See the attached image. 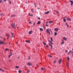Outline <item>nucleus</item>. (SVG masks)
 Segmentation results:
<instances>
[{
    "label": "nucleus",
    "instance_id": "nucleus-17",
    "mask_svg": "<svg viewBox=\"0 0 73 73\" xmlns=\"http://www.w3.org/2000/svg\"><path fill=\"white\" fill-rule=\"evenodd\" d=\"M41 23V21H38V22L37 23V24H40Z\"/></svg>",
    "mask_w": 73,
    "mask_h": 73
},
{
    "label": "nucleus",
    "instance_id": "nucleus-53",
    "mask_svg": "<svg viewBox=\"0 0 73 73\" xmlns=\"http://www.w3.org/2000/svg\"><path fill=\"white\" fill-rule=\"evenodd\" d=\"M7 0H4V1H7Z\"/></svg>",
    "mask_w": 73,
    "mask_h": 73
},
{
    "label": "nucleus",
    "instance_id": "nucleus-35",
    "mask_svg": "<svg viewBox=\"0 0 73 73\" xmlns=\"http://www.w3.org/2000/svg\"><path fill=\"white\" fill-rule=\"evenodd\" d=\"M31 11H32V12L33 13V9H31Z\"/></svg>",
    "mask_w": 73,
    "mask_h": 73
},
{
    "label": "nucleus",
    "instance_id": "nucleus-30",
    "mask_svg": "<svg viewBox=\"0 0 73 73\" xmlns=\"http://www.w3.org/2000/svg\"><path fill=\"white\" fill-rule=\"evenodd\" d=\"M16 68H18V69H19V66H16Z\"/></svg>",
    "mask_w": 73,
    "mask_h": 73
},
{
    "label": "nucleus",
    "instance_id": "nucleus-4",
    "mask_svg": "<svg viewBox=\"0 0 73 73\" xmlns=\"http://www.w3.org/2000/svg\"><path fill=\"white\" fill-rule=\"evenodd\" d=\"M6 36L7 37V40L10 37V35L9 34H6Z\"/></svg>",
    "mask_w": 73,
    "mask_h": 73
},
{
    "label": "nucleus",
    "instance_id": "nucleus-36",
    "mask_svg": "<svg viewBox=\"0 0 73 73\" xmlns=\"http://www.w3.org/2000/svg\"><path fill=\"white\" fill-rule=\"evenodd\" d=\"M29 24H32V22H29Z\"/></svg>",
    "mask_w": 73,
    "mask_h": 73
},
{
    "label": "nucleus",
    "instance_id": "nucleus-33",
    "mask_svg": "<svg viewBox=\"0 0 73 73\" xmlns=\"http://www.w3.org/2000/svg\"><path fill=\"white\" fill-rule=\"evenodd\" d=\"M50 39H51V41H52V42L53 41V40L52 39V37H51Z\"/></svg>",
    "mask_w": 73,
    "mask_h": 73
},
{
    "label": "nucleus",
    "instance_id": "nucleus-58",
    "mask_svg": "<svg viewBox=\"0 0 73 73\" xmlns=\"http://www.w3.org/2000/svg\"><path fill=\"white\" fill-rule=\"evenodd\" d=\"M54 11H55V12H57V11H56V10H54Z\"/></svg>",
    "mask_w": 73,
    "mask_h": 73
},
{
    "label": "nucleus",
    "instance_id": "nucleus-54",
    "mask_svg": "<svg viewBox=\"0 0 73 73\" xmlns=\"http://www.w3.org/2000/svg\"><path fill=\"white\" fill-rule=\"evenodd\" d=\"M38 19H39V20H40V18L39 17V18H38Z\"/></svg>",
    "mask_w": 73,
    "mask_h": 73
},
{
    "label": "nucleus",
    "instance_id": "nucleus-11",
    "mask_svg": "<svg viewBox=\"0 0 73 73\" xmlns=\"http://www.w3.org/2000/svg\"><path fill=\"white\" fill-rule=\"evenodd\" d=\"M67 20H68L69 21H71V19L69 18H67Z\"/></svg>",
    "mask_w": 73,
    "mask_h": 73
},
{
    "label": "nucleus",
    "instance_id": "nucleus-9",
    "mask_svg": "<svg viewBox=\"0 0 73 73\" xmlns=\"http://www.w3.org/2000/svg\"><path fill=\"white\" fill-rule=\"evenodd\" d=\"M55 31H58V29L57 28H55L54 29Z\"/></svg>",
    "mask_w": 73,
    "mask_h": 73
},
{
    "label": "nucleus",
    "instance_id": "nucleus-55",
    "mask_svg": "<svg viewBox=\"0 0 73 73\" xmlns=\"http://www.w3.org/2000/svg\"><path fill=\"white\" fill-rule=\"evenodd\" d=\"M66 25H68V23H66Z\"/></svg>",
    "mask_w": 73,
    "mask_h": 73
},
{
    "label": "nucleus",
    "instance_id": "nucleus-12",
    "mask_svg": "<svg viewBox=\"0 0 73 73\" xmlns=\"http://www.w3.org/2000/svg\"><path fill=\"white\" fill-rule=\"evenodd\" d=\"M27 64L28 65H29V66H31V65H32V64L31 63H28Z\"/></svg>",
    "mask_w": 73,
    "mask_h": 73
},
{
    "label": "nucleus",
    "instance_id": "nucleus-26",
    "mask_svg": "<svg viewBox=\"0 0 73 73\" xmlns=\"http://www.w3.org/2000/svg\"><path fill=\"white\" fill-rule=\"evenodd\" d=\"M53 21H49V23H53Z\"/></svg>",
    "mask_w": 73,
    "mask_h": 73
},
{
    "label": "nucleus",
    "instance_id": "nucleus-57",
    "mask_svg": "<svg viewBox=\"0 0 73 73\" xmlns=\"http://www.w3.org/2000/svg\"><path fill=\"white\" fill-rule=\"evenodd\" d=\"M2 38V36H0V38Z\"/></svg>",
    "mask_w": 73,
    "mask_h": 73
},
{
    "label": "nucleus",
    "instance_id": "nucleus-14",
    "mask_svg": "<svg viewBox=\"0 0 73 73\" xmlns=\"http://www.w3.org/2000/svg\"><path fill=\"white\" fill-rule=\"evenodd\" d=\"M48 22L46 23V27H48V25H49L48 24Z\"/></svg>",
    "mask_w": 73,
    "mask_h": 73
},
{
    "label": "nucleus",
    "instance_id": "nucleus-27",
    "mask_svg": "<svg viewBox=\"0 0 73 73\" xmlns=\"http://www.w3.org/2000/svg\"><path fill=\"white\" fill-rule=\"evenodd\" d=\"M48 57H50V58H51L52 57V56L49 55H48Z\"/></svg>",
    "mask_w": 73,
    "mask_h": 73
},
{
    "label": "nucleus",
    "instance_id": "nucleus-49",
    "mask_svg": "<svg viewBox=\"0 0 73 73\" xmlns=\"http://www.w3.org/2000/svg\"><path fill=\"white\" fill-rule=\"evenodd\" d=\"M56 61H54V63H56Z\"/></svg>",
    "mask_w": 73,
    "mask_h": 73
},
{
    "label": "nucleus",
    "instance_id": "nucleus-48",
    "mask_svg": "<svg viewBox=\"0 0 73 73\" xmlns=\"http://www.w3.org/2000/svg\"><path fill=\"white\" fill-rule=\"evenodd\" d=\"M35 23H34L33 24L34 25H35Z\"/></svg>",
    "mask_w": 73,
    "mask_h": 73
},
{
    "label": "nucleus",
    "instance_id": "nucleus-5",
    "mask_svg": "<svg viewBox=\"0 0 73 73\" xmlns=\"http://www.w3.org/2000/svg\"><path fill=\"white\" fill-rule=\"evenodd\" d=\"M49 45L50 46H51V50L52 49V48H53V46L52 45V44H50V43H48Z\"/></svg>",
    "mask_w": 73,
    "mask_h": 73
},
{
    "label": "nucleus",
    "instance_id": "nucleus-62",
    "mask_svg": "<svg viewBox=\"0 0 73 73\" xmlns=\"http://www.w3.org/2000/svg\"><path fill=\"white\" fill-rule=\"evenodd\" d=\"M17 29L19 28V27H17Z\"/></svg>",
    "mask_w": 73,
    "mask_h": 73
},
{
    "label": "nucleus",
    "instance_id": "nucleus-34",
    "mask_svg": "<svg viewBox=\"0 0 73 73\" xmlns=\"http://www.w3.org/2000/svg\"><path fill=\"white\" fill-rule=\"evenodd\" d=\"M64 42H63L61 43L62 45L63 44H64Z\"/></svg>",
    "mask_w": 73,
    "mask_h": 73
},
{
    "label": "nucleus",
    "instance_id": "nucleus-28",
    "mask_svg": "<svg viewBox=\"0 0 73 73\" xmlns=\"http://www.w3.org/2000/svg\"><path fill=\"white\" fill-rule=\"evenodd\" d=\"M57 35V33H56V32H55V33H54V35H55V36H56V35Z\"/></svg>",
    "mask_w": 73,
    "mask_h": 73
},
{
    "label": "nucleus",
    "instance_id": "nucleus-59",
    "mask_svg": "<svg viewBox=\"0 0 73 73\" xmlns=\"http://www.w3.org/2000/svg\"><path fill=\"white\" fill-rule=\"evenodd\" d=\"M4 40H5V38H4Z\"/></svg>",
    "mask_w": 73,
    "mask_h": 73
},
{
    "label": "nucleus",
    "instance_id": "nucleus-47",
    "mask_svg": "<svg viewBox=\"0 0 73 73\" xmlns=\"http://www.w3.org/2000/svg\"><path fill=\"white\" fill-rule=\"evenodd\" d=\"M67 27H69V25H67Z\"/></svg>",
    "mask_w": 73,
    "mask_h": 73
},
{
    "label": "nucleus",
    "instance_id": "nucleus-46",
    "mask_svg": "<svg viewBox=\"0 0 73 73\" xmlns=\"http://www.w3.org/2000/svg\"><path fill=\"white\" fill-rule=\"evenodd\" d=\"M30 16H33V15L31 14V15H30Z\"/></svg>",
    "mask_w": 73,
    "mask_h": 73
},
{
    "label": "nucleus",
    "instance_id": "nucleus-63",
    "mask_svg": "<svg viewBox=\"0 0 73 73\" xmlns=\"http://www.w3.org/2000/svg\"><path fill=\"white\" fill-rule=\"evenodd\" d=\"M27 73H28V72Z\"/></svg>",
    "mask_w": 73,
    "mask_h": 73
},
{
    "label": "nucleus",
    "instance_id": "nucleus-15",
    "mask_svg": "<svg viewBox=\"0 0 73 73\" xmlns=\"http://www.w3.org/2000/svg\"><path fill=\"white\" fill-rule=\"evenodd\" d=\"M25 41L26 42H29V43L31 42H30V41L29 40H26Z\"/></svg>",
    "mask_w": 73,
    "mask_h": 73
},
{
    "label": "nucleus",
    "instance_id": "nucleus-61",
    "mask_svg": "<svg viewBox=\"0 0 73 73\" xmlns=\"http://www.w3.org/2000/svg\"><path fill=\"white\" fill-rule=\"evenodd\" d=\"M57 58H56L55 59H56H56H57Z\"/></svg>",
    "mask_w": 73,
    "mask_h": 73
},
{
    "label": "nucleus",
    "instance_id": "nucleus-45",
    "mask_svg": "<svg viewBox=\"0 0 73 73\" xmlns=\"http://www.w3.org/2000/svg\"><path fill=\"white\" fill-rule=\"evenodd\" d=\"M34 5H35V7H36V3H35Z\"/></svg>",
    "mask_w": 73,
    "mask_h": 73
},
{
    "label": "nucleus",
    "instance_id": "nucleus-8",
    "mask_svg": "<svg viewBox=\"0 0 73 73\" xmlns=\"http://www.w3.org/2000/svg\"><path fill=\"white\" fill-rule=\"evenodd\" d=\"M61 62H62V59H60L59 60L58 63L59 64H60L61 63Z\"/></svg>",
    "mask_w": 73,
    "mask_h": 73
},
{
    "label": "nucleus",
    "instance_id": "nucleus-13",
    "mask_svg": "<svg viewBox=\"0 0 73 73\" xmlns=\"http://www.w3.org/2000/svg\"><path fill=\"white\" fill-rule=\"evenodd\" d=\"M49 13V11H48L46 12L45 13V14L46 15L47 14H48V13Z\"/></svg>",
    "mask_w": 73,
    "mask_h": 73
},
{
    "label": "nucleus",
    "instance_id": "nucleus-42",
    "mask_svg": "<svg viewBox=\"0 0 73 73\" xmlns=\"http://www.w3.org/2000/svg\"><path fill=\"white\" fill-rule=\"evenodd\" d=\"M29 72H30V70H29L27 72V73H29Z\"/></svg>",
    "mask_w": 73,
    "mask_h": 73
},
{
    "label": "nucleus",
    "instance_id": "nucleus-29",
    "mask_svg": "<svg viewBox=\"0 0 73 73\" xmlns=\"http://www.w3.org/2000/svg\"><path fill=\"white\" fill-rule=\"evenodd\" d=\"M8 50H9V49H8V48H6L5 49V50H6V51H8Z\"/></svg>",
    "mask_w": 73,
    "mask_h": 73
},
{
    "label": "nucleus",
    "instance_id": "nucleus-56",
    "mask_svg": "<svg viewBox=\"0 0 73 73\" xmlns=\"http://www.w3.org/2000/svg\"><path fill=\"white\" fill-rule=\"evenodd\" d=\"M46 46H47V47H48V45H47Z\"/></svg>",
    "mask_w": 73,
    "mask_h": 73
},
{
    "label": "nucleus",
    "instance_id": "nucleus-40",
    "mask_svg": "<svg viewBox=\"0 0 73 73\" xmlns=\"http://www.w3.org/2000/svg\"><path fill=\"white\" fill-rule=\"evenodd\" d=\"M56 13L58 14V13H59V12H58V11H56Z\"/></svg>",
    "mask_w": 73,
    "mask_h": 73
},
{
    "label": "nucleus",
    "instance_id": "nucleus-52",
    "mask_svg": "<svg viewBox=\"0 0 73 73\" xmlns=\"http://www.w3.org/2000/svg\"><path fill=\"white\" fill-rule=\"evenodd\" d=\"M1 69H2L1 68H0V71H1Z\"/></svg>",
    "mask_w": 73,
    "mask_h": 73
},
{
    "label": "nucleus",
    "instance_id": "nucleus-24",
    "mask_svg": "<svg viewBox=\"0 0 73 73\" xmlns=\"http://www.w3.org/2000/svg\"><path fill=\"white\" fill-rule=\"evenodd\" d=\"M15 15H12L11 16V17H15Z\"/></svg>",
    "mask_w": 73,
    "mask_h": 73
},
{
    "label": "nucleus",
    "instance_id": "nucleus-50",
    "mask_svg": "<svg viewBox=\"0 0 73 73\" xmlns=\"http://www.w3.org/2000/svg\"><path fill=\"white\" fill-rule=\"evenodd\" d=\"M29 59H30V57H29V59L28 60H29Z\"/></svg>",
    "mask_w": 73,
    "mask_h": 73
},
{
    "label": "nucleus",
    "instance_id": "nucleus-37",
    "mask_svg": "<svg viewBox=\"0 0 73 73\" xmlns=\"http://www.w3.org/2000/svg\"><path fill=\"white\" fill-rule=\"evenodd\" d=\"M19 73H21V70H19L18 71Z\"/></svg>",
    "mask_w": 73,
    "mask_h": 73
},
{
    "label": "nucleus",
    "instance_id": "nucleus-44",
    "mask_svg": "<svg viewBox=\"0 0 73 73\" xmlns=\"http://www.w3.org/2000/svg\"><path fill=\"white\" fill-rule=\"evenodd\" d=\"M11 33V34L12 35H14L13 33Z\"/></svg>",
    "mask_w": 73,
    "mask_h": 73
},
{
    "label": "nucleus",
    "instance_id": "nucleus-21",
    "mask_svg": "<svg viewBox=\"0 0 73 73\" xmlns=\"http://www.w3.org/2000/svg\"><path fill=\"white\" fill-rule=\"evenodd\" d=\"M67 59L68 61H69V56L67 57Z\"/></svg>",
    "mask_w": 73,
    "mask_h": 73
},
{
    "label": "nucleus",
    "instance_id": "nucleus-6",
    "mask_svg": "<svg viewBox=\"0 0 73 73\" xmlns=\"http://www.w3.org/2000/svg\"><path fill=\"white\" fill-rule=\"evenodd\" d=\"M12 56V52H11L10 54H9L8 56V57L10 58V57H11V56Z\"/></svg>",
    "mask_w": 73,
    "mask_h": 73
},
{
    "label": "nucleus",
    "instance_id": "nucleus-31",
    "mask_svg": "<svg viewBox=\"0 0 73 73\" xmlns=\"http://www.w3.org/2000/svg\"><path fill=\"white\" fill-rule=\"evenodd\" d=\"M3 3V1L2 0H0V3Z\"/></svg>",
    "mask_w": 73,
    "mask_h": 73
},
{
    "label": "nucleus",
    "instance_id": "nucleus-25",
    "mask_svg": "<svg viewBox=\"0 0 73 73\" xmlns=\"http://www.w3.org/2000/svg\"><path fill=\"white\" fill-rule=\"evenodd\" d=\"M41 69L42 70H44L45 68H41Z\"/></svg>",
    "mask_w": 73,
    "mask_h": 73
},
{
    "label": "nucleus",
    "instance_id": "nucleus-41",
    "mask_svg": "<svg viewBox=\"0 0 73 73\" xmlns=\"http://www.w3.org/2000/svg\"><path fill=\"white\" fill-rule=\"evenodd\" d=\"M65 52H68V51L67 50H66L65 51Z\"/></svg>",
    "mask_w": 73,
    "mask_h": 73
},
{
    "label": "nucleus",
    "instance_id": "nucleus-43",
    "mask_svg": "<svg viewBox=\"0 0 73 73\" xmlns=\"http://www.w3.org/2000/svg\"><path fill=\"white\" fill-rule=\"evenodd\" d=\"M9 2H10V4H11L12 3V2H11V1H9Z\"/></svg>",
    "mask_w": 73,
    "mask_h": 73
},
{
    "label": "nucleus",
    "instance_id": "nucleus-51",
    "mask_svg": "<svg viewBox=\"0 0 73 73\" xmlns=\"http://www.w3.org/2000/svg\"><path fill=\"white\" fill-rule=\"evenodd\" d=\"M9 61L10 62V61H11V60H9Z\"/></svg>",
    "mask_w": 73,
    "mask_h": 73
},
{
    "label": "nucleus",
    "instance_id": "nucleus-38",
    "mask_svg": "<svg viewBox=\"0 0 73 73\" xmlns=\"http://www.w3.org/2000/svg\"><path fill=\"white\" fill-rule=\"evenodd\" d=\"M1 72H4V70H3L2 69L1 70Z\"/></svg>",
    "mask_w": 73,
    "mask_h": 73
},
{
    "label": "nucleus",
    "instance_id": "nucleus-10",
    "mask_svg": "<svg viewBox=\"0 0 73 73\" xmlns=\"http://www.w3.org/2000/svg\"><path fill=\"white\" fill-rule=\"evenodd\" d=\"M70 3H71V5H73V1H72L70 0Z\"/></svg>",
    "mask_w": 73,
    "mask_h": 73
},
{
    "label": "nucleus",
    "instance_id": "nucleus-23",
    "mask_svg": "<svg viewBox=\"0 0 73 73\" xmlns=\"http://www.w3.org/2000/svg\"><path fill=\"white\" fill-rule=\"evenodd\" d=\"M43 43L44 45H46V43H45L43 41Z\"/></svg>",
    "mask_w": 73,
    "mask_h": 73
},
{
    "label": "nucleus",
    "instance_id": "nucleus-60",
    "mask_svg": "<svg viewBox=\"0 0 73 73\" xmlns=\"http://www.w3.org/2000/svg\"><path fill=\"white\" fill-rule=\"evenodd\" d=\"M72 50H73V48H72Z\"/></svg>",
    "mask_w": 73,
    "mask_h": 73
},
{
    "label": "nucleus",
    "instance_id": "nucleus-18",
    "mask_svg": "<svg viewBox=\"0 0 73 73\" xmlns=\"http://www.w3.org/2000/svg\"><path fill=\"white\" fill-rule=\"evenodd\" d=\"M5 44V43H4L2 41H0V44Z\"/></svg>",
    "mask_w": 73,
    "mask_h": 73
},
{
    "label": "nucleus",
    "instance_id": "nucleus-1",
    "mask_svg": "<svg viewBox=\"0 0 73 73\" xmlns=\"http://www.w3.org/2000/svg\"><path fill=\"white\" fill-rule=\"evenodd\" d=\"M46 32L49 35H52V30L50 29H47L46 30Z\"/></svg>",
    "mask_w": 73,
    "mask_h": 73
},
{
    "label": "nucleus",
    "instance_id": "nucleus-20",
    "mask_svg": "<svg viewBox=\"0 0 73 73\" xmlns=\"http://www.w3.org/2000/svg\"><path fill=\"white\" fill-rule=\"evenodd\" d=\"M40 31H43V29H42V28H40Z\"/></svg>",
    "mask_w": 73,
    "mask_h": 73
},
{
    "label": "nucleus",
    "instance_id": "nucleus-39",
    "mask_svg": "<svg viewBox=\"0 0 73 73\" xmlns=\"http://www.w3.org/2000/svg\"><path fill=\"white\" fill-rule=\"evenodd\" d=\"M66 65H67V67H69V64H67Z\"/></svg>",
    "mask_w": 73,
    "mask_h": 73
},
{
    "label": "nucleus",
    "instance_id": "nucleus-16",
    "mask_svg": "<svg viewBox=\"0 0 73 73\" xmlns=\"http://www.w3.org/2000/svg\"><path fill=\"white\" fill-rule=\"evenodd\" d=\"M32 31H30L29 32V33L30 34V35H31V34H32Z\"/></svg>",
    "mask_w": 73,
    "mask_h": 73
},
{
    "label": "nucleus",
    "instance_id": "nucleus-19",
    "mask_svg": "<svg viewBox=\"0 0 73 73\" xmlns=\"http://www.w3.org/2000/svg\"><path fill=\"white\" fill-rule=\"evenodd\" d=\"M48 41H49V42L51 43V44H52V45H53V43H52V42H51V41L49 40Z\"/></svg>",
    "mask_w": 73,
    "mask_h": 73
},
{
    "label": "nucleus",
    "instance_id": "nucleus-3",
    "mask_svg": "<svg viewBox=\"0 0 73 73\" xmlns=\"http://www.w3.org/2000/svg\"><path fill=\"white\" fill-rule=\"evenodd\" d=\"M11 26L13 28H16V26H15V24L12 23L11 25Z\"/></svg>",
    "mask_w": 73,
    "mask_h": 73
},
{
    "label": "nucleus",
    "instance_id": "nucleus-32",
    "mask_svg": "<svg viewBox=\"0 0 73 73\" xmlns=\"http://www.w3.org/2000/svg\"><path fill=\"white\" fill-rule=\"evenodd\" d=\"M63 21H64V22H66V19H63Z\"/></svg>",
    "mask_w": 73,
    "mask_h": 73
},
{
    "label": "nucleus",
    "instance_id": "nucleus-2",
    "mask_svg": "<svg viewBox=\"0 0 73 73\" xmlns=\"http://www.w3.org/2000/svg\"><path fill=\"white\" fill-rule=\"evenodd\" d=\"M71 53L72 54V56L73 57V51L72 50H70L68 52V55H70V54H71Z\"/></svg>",
    "mask_w": 73,
    "mask_h": 73
},
{
    "label": "nucleus",
    "instance_id": "nucleus-7",
    "mask_svg": "<svg viewBox=\"0 0 73 73\" xmlns=\"http://www.w3.org/2000/svg\"><path fill=\"white\" fill-rule=\"evenodd\" d=\"M63 39L65 40V41H66L67 40V38H66V37H63Z\"/></svg>",
    "mask_w": 73,
    "mask_h": 73
},
{
    "label": "nucleus",
    "instance_id": "nucleus-22",
    "mask_svg": "<svg viewBox=\"0 0 73 73\" xmlns=\"http://www.w3.org/2000/svg\"><path fill=\"white\" fill-rule=\"evenodd\" d=\"M0 16H4V15L3 14H0Z\"/></svg>",
    "mask_w": 73,
    "mask_h": 73
}]
</instances>
